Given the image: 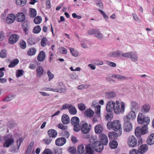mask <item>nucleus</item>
<instances>
[{
    "mask_svg": "<svg viewBox=\"0 0 154 154\" xmlns=\"http://www.w3.org/2000/svg\"><path fill=\"white\" fill-rule=\"evenodd\" d=\"M137 121L139 124H144L142 128L140 127H136L135 129V134L137 137H140L142 134H144L147 132V125L149 124L150 120L149 118L144 116L142 113H139Z\"/></svg>",
    "mask_w": 154,
    "mask_h": 154,
    "instance_id": "f257e3e1",
    "label": "nucleus"
},
{
    "mask_svg": "<svg viewBox=\"0 0 154 154\" xmlns=\"http://www.w3.org/2000/svg\"><path fill=\"white\" fill-rule=\"evenodd\" d=\"M136 117L135 112L131 111L124 118V129L126 132H129L132 130V126L131 121L134 120Z\"/></svg>",
    "mask_w": 154,
    "mask_h": 154,
    "instance_id": "f03ea898",
    "label": "nucleus"
},
{
    "mask_svg": "<svg viewBox=\"0 0 154 154\" xmlns=\"http://www.w3.org/2000/svg\"><path fill=\"white\" fill-rule=\"evenodd\" d=\"M107 127L109 129H112L115 131L119 132V134H122V125L118 120H115L113 122H109L107 124Z\"/></svg>",
    "mask_w": 154,
    "mask_h": 154,
    "instance_id": "7ed1b4c3",
    "label": "nucleus"
},
{
    "mask_svg": "<svg viewBox=\"0 0 154 154\" xmlns=\"http://www.w3.org/2000/svg\"><path fill=\"white\" fill-rule=\"evenodd\" d=\"M71 123L73 126V129L75 131L77 132L80 131L81 126L79 124V119L78 117H72L71 120Z\"/></svg>",
    "mask_w": 154,
    "mask_h": 154,
    "instance_id": "20e7f679",
    "label": "nucleus"
},
{
    "mask_svg": "<svg viewBox=\"0 0 154 154\" xmlns=\"http://www.w3.org/2000/svg\"><path fill=\"white\" fill-rule=\"evenodd\" d=\"M125 105L124 103L121 102V105L119 102L116 101L115 104V108L114 109L115 112L117 114L123 113L125 110Z\"/></svg>",
    "mask_w": 154,
    "mask_h": 154,
    "instance_id": "39448f33",
    "label": "nucleus"
},
{
    "mask_svg": "<svg viewBox=\"0 0 154 154\" xmlns=\"http://www.w3.org/2000/svg\"><path fill=\"white\" fill-rule=\"evenodd\" d=\"M93 146L95 150L97 152H100L103 149V144L100 141H95L93 143Z\"/></svg>",
    "mask_w": 154,
    "mask_h": 154,
    "instance_id": "423d86ee",
    "label": "nucleus"
},
{
    "mask_svg": "<svg viewBox=\"0 0 154 154\" xmlns=\"http://www.w3.org/2000/svg\"><path fill=\"white\" fill-rule=\"evenodd\" d=\"M128 144L129 146L131 147H135L137 144V140L136 138L134 136H131L129 137Z\"/></svg>",
    "mask_w": 154,
    "mask_h": 154,
    "instance_id": "0eeeda50",
    "label": "nucleus"
},
{
    "mask_svg": "<svg viewBox=\"0 0 154 154\" xmlns=\"http://www.w3.org/2000/svg\"><path fill=\"white\" fill-rule=\"evenodd\" d=\"M80 128L81 131L83 134H87L91 130V125L90 124L85 123L82 125Z\"/></svg>",
    "mask_w": 154,
    "mask_h": 154,
    "instance_id": "6e6552de",
    "label": "nucleus"
},
{
    "mask_svg": "<svg viewBox=\"0 0 154 154\" xmlns=\"http://www.w3.org/2000/svg\"><path fill=\"white\" fill-rule=\"evenodd\" d=\"M115 103L112 100L108 102L106 106V110L107 111L111 112L113 110L114 111Z\"/></svg>",
    "mask_w": 154,
    "mask_h": 154,
    "instance_id": "1a4fd4ad",
    "label": "nucleus"
},
{
    "mask_svg": "<svg viewBox=\"0 0 154 154\" xmlns=\"http://www.w3.org/2000/svg\"><path fill=\"white\" fill-rule=\"evenodd\" d=\"M14 139L12 137H10L7 139L3 144L4 147H8L12 145L14 143Z\"/></svg>",
    "mask_w": 154,
    "mask_h": 154,
    "instance_id": "9d476101",
    "label": "nucleus"
},
{
    "mask_svg": "<svg viewBox=\"0 0 154 154\" xmlns=\"http://www.w3.org/2000/svg\"><path fill=\"white\" fill-rule=\"evenodd\" d=\"M19 37L18 35L16 34L11 35L8 41L10 44H14L16 43L18 40Z\"/></svg>",
    "mask_w": 154,
    "mask_h": 154,
    "instance_id": "9b49d317",
    "label": "nucleus"
},
{
    "mask_svg": "<svg viewBox=\"0 0 154 154\" xmlns=\"http://www.w3.org/2000/svg\"><path fill=\"white\" fill-rule=\"evenodd\" d=\"M66 139L64 137H59L55 141V144L58 146H61L64 145L66 142Z\"/></svg>",
    "mask_w": 154,
    "mask_h": 154,
    "instance_id": "f8f14e48",
    "label": "nucleus"
},
{
    "mask_svg": "<svg viewBox=\"0 0 154 154\" xmlns=\"http://www.w3.org/2000/svg\"><path fill=\"white\" fill-rule=\"evenodd\" d=\"M93 144H88L85 146L86 154H93L94 152Z\"/></svg>",
    "mask_w": 154,
    "mask_h": 154,
    "instance_id": "ddd939ff",
    "label": "nucleus"
},
{
    "mask_svg": "<svg viewBox=\"0 0 154 154\" xmlns=\"http://www.w3.org/2000/svg\"><path fill=\"white\" fill-rule=\"evenodd\" d=\"M16 19L15 15L13 14H9L7 17L6 21L8 24H11L13 23Z\"/></svg>",
    "mask_w": 154,
    "mask_h": 154,
    "instance_id": "4468645a",
    "label": "nucleus"
},
{
    "mask_svg": "<svg viewBox=\"0 0 154 154\" xmlns=\"http://www.w3.org/2000/svg\"><path fill=\"white\" fill-rule=\"evenodd\" d=\"M47 133L50 137L55 138L57 135V131L53 129H51L49 130L47 132Z\"/></svg>",
    "mask_w": 154,
    "mask_h": 154,
    "instance_id": "2eb2a0df",
    "label": "nucleus"
},
{
    "mask_svg": "<svg viewBox=\"0 0 154 154\" xmlns=\"http://www.w3.org/2000/svg\"><path fill=\"white\" fill-rule=\"evenodd\" d=\"M121 134H119V132H110L109 134V137L111 140H115L117 139L118 137L120 136Z\"/></svg>",
    "mask_w": 154,
    "mask_h": 154,
    "instance_id": "dca6fc26",
    "label": "nucleus"
},
{
    "mask_svg": "<svg viewBox=\"0 0 154 154\" xmlns=\"http://www.w3.org/2000/svg\"><path fill=\"white\" fill-rule=\"evenodd\" d=\"M36 75L38 77H40L43 74L44 70L41 66H38L36 69Z\"/></svg>",
    "mask_w": 154,
    "mask_h": 154,
    "instance_id": "f3484780",
    "label": "nucleus"
},
{
    "mask_svg": "<svg viewBox=\"0 0 154 154\" xmlns=\"http://www.w3.org/2000/svg\"><path fill=\"white\" fill-rule=\"evenodd\" d=\"M17 20L19 22H22L25 20L26 16L22 12L18 13L16 14Z\"/></svg>",
    "mask_w": 154,
    "mask_h": 154,
    "instance_id": "a211bd4d",
    "label": "nucleus"
},
{
    "mask_svg": "<svg viewBox=\"0 0 154 154\" xmlns=\"http://www.w3.org/2000/svg\"><path fill=\"white\" fill-rule=\"evenodd\" d=\"M45 57L46 55L45 52L42 51L40 52L38 54L37 57V59L38 61L42 62L45 60Z\"/></svg>",
    "mask_w": 154,
    "mask_h": 154,
    "instance_id": "6ab92c4d",
    "label": "nucleus"
},
{
    "mask_svg": "<svg viewBox=\"0 0 154 154\" xmlns=\"http://www.w3.org/2000/svg\"><path fill=\"white\" fill-rule=\"evenodd\" d=\"M95 132L97 134H101L103 131V128L102 125L100 124L96 125L94 128Z\"/></svg>",
    "mask_w": 154,
    "mask_h": 154,
    "instance_id": "aec40b11",
    "label": "nucleus"
},
{
    "mask_svg": "<svg viewBox=\"0 0 154 154\" xmlns=\"http://www.w3.org/2000/svg\"><path fill=\"white\" fill-rule=\"evenodd\" d=\"M148 147L147 145L146 144H142L139 148V150L141 154L145 153L148 149Z\"/></svg>",
    "mask_w": 154,
    "mask_h": 154,
    "instance_id": "412c9836",
    "label": "nucleus"
},
{
    "mask_svg": "<svg viewBox=\"0 0 154 154\" xmlns=\"http://www.w3.org/2000/svg\"><path fill=\"white\" fill-rule=\"evenodd\" d=\"M22 27L25 34H26L27 32L29 30V26L28 22L24 21L23 23L22 24Z\"/></svg>",
    "mask_w": 154,
    "mask_h": 154,
    "instance_id": "4be33fe9",
    "label": "nucleus"
},
{
    "mask_svg": "<svg viewBox=\"0 0 154 154\" xmlns=\"http://www.w3.org/2000/svg\"><path fill=\"white\" fill-rule=\"evenodd\" d=\"M61 120L62 122L64 124H67L70 122L69 116L66 114L63 115L62 116Z\"/></svg>",
    "mask_w": 154,
    "mask_h": 154,
    "instance_id": "5701e85b",
    "label": "nucleus"
},
{
    "mask_svg": "<svg viewBox=\"0 0 154 154\" xmlns=\"http://www.w3.org/2000/svg\"><path fill=\"white\" fill-rule=\"evenodd\" d=\"M77 151L79 154H86L85 147L84 148L83 144H81L78 146Z\"/></svg>",
    "mask_w": 154,
    "mask_h": 154,
    "instance_id": "b1692460",
    "label": "nucleus"
},
{
    "mask_svg": "<svg viewBox=\"0 0 154 154\" xmlns=\"http://www.w3.org/2000/svg\"><path fill=\"white\" fill-rule=\"evenodd\" d=\"M131 109L133 110L132 111L134 112V110H137L139 108V104L137 103L135 101H132L131 103Z\"/></svg>",
    "mask_w": 154,
    "mask_h": 154,
    "instance_id": "393cba45",
    "label": "nucleus"
},
{
    "mask_svg": "<svg viewBox=\"0 0 154 154\" xmlns=\"http://www.w3.org/2000/svg\"><path fill=\"white\" fill-rule=\"evenodd\" d=\"M147 143L149 145L154 143V133H152L149 135L147 139Z\"/></svg>",
    "mask_w": 154,
    "mask_h": 154,
    "instance_id": "a878e982",
    "label": "nucleus"
},
{
    "mask_svg": "<svg viewBox=\"0 0 154 154\" xmlns=\"http://www.w3.org/2000/svg\"><path fill=\"white\" fill-rule=\"evenodd\" d=\"M122 51L118 50L110 53L109 54V56L110 57H119L122 55Z\"/></svg>",
    "mask_w": 154,
    "mask_h": 154,
    "instance_id": "bb28decb",
    "label": "nucleus"
},
{
    "mask_svg": "<svg viewBox=\"0 0 154 154\" xmlns=\"http://www.w3.org/2000/svg\"><path fill=\"white\" fill-rule=\"evenodd\" d=\"M100 138L102 141L101 143H103L104 145H106L108 143V139L107 136L104 134H101Z\"/></svg>",
    "mask_w": 154,
    "mask_h": 154,
    "instance_id": "cd10ccee",
    "label": "nucleus"
},
{
    "mask_svg": "<svg viewBox=\"0 0 154 154\" xmlns=\"http://www.w3.org/2000/svg\"><path fill=\"white\" fill-rule=\"evenodd\" d=\"M27 0H16V3L17 5L23 7L25 5Z\"/></svg>",
    "mask_w": 154,
    "mask_h": 154,
    "instance_id": "c85d7f7f",
    "label": "nucleus"
},
{
    "mask_svg": "<svg viewBox=\"0 0 154 154\" xmlns=\"http://www.w3.org/2000/svg\"><path fill=\"white\" fill-rule=\"evenodd\" d=\"M36 49L33 47L30 48L27 52V54L29 56H32L34 55L36 52Z\"/></svg>",
    "mask_w": 154,
    "mask_h": 154,
    "instance_id": "c756f323",
    "label": "nucleus"
},
{
    "mask_svg": "<svg viewBox=\"0 0 154 154\" xmlns=\"http://www.w3.org/2000/svg\"><path fill=\"white\" fill-rule=\"evenodd\" d=\"M19 62V60L17 59H14L8 65L9 68H12L16 66Z\"/></svg>",
    "mask_w": 154,
    "mask_h": 154,
    "instance_id": "7c9ffc66",
    "label": "nucleus"
},
{
    "mask_svg": "<svg viewBox=\"0 0 154 154\" xmlns=\"http://www.w3.org/2000/svg\"><path fill=\"white\" fill-rule=\"evenodd\" d=\"M29 14L31 17L34 18L37 14V12L36 10L32 8H31L29 9Z\"/></svg>",
    "mask_w": 154,
    "mask_h": 154,
    "instance_id": "2f4dec72",
    "label": "nucleus"
},
{
    "mask_svg": "<svg viewBox=\"0 0 154 154\" xmlns=\"http://www.w3.org/2000/svg\"><path fill=\"white\" fill-rule=\"evenodd\" d=\"M69 109V113L72 115H75L77 112V111L75 108L73 106L71 105Z\"/></svg>",
    "mask_w": 154,
    "mask_h": 154,
    "instance_id": "473e14b6",
    "label": "nucleus"
},
{
    "mask_svg": "<svg viewBox=\"0 0 154 154\" xmlns=\"http://www.w3.org/2000/svg\"><path fill=\"white\" fill-rule=\"evenodd\" d=\"M85 113L87 117H92L93 116L94 112L91 109H87L85 111Z\"/></svg>",
    "mask_w": 154,
    "mask_h": 154,
    "instance_id": "72a5a7b5",
    "label": "nucleus"
},
{
    "mask_svg": "<svg viewBox=\"0 0 154 154\" xmlns=\"http://www.w3.org/2000/svg\"><path fill=\"white\" fill-rule=\"evenodd\" d=\"M118 146V143L117 141L112 140L109 143V146L111 149H115Z\"/></svg>",
    "mask_w": 154,
    "mask_h": 154,
    "instance_id": "f704fd0d",
    "label": "nucleus"
},
{
    "mask_svg": "<svg viewBox=\"0 0 154 154\" xmlns=\"http://www.w3.org/2000/svg\"><path fill=\"white\" fill-rule=\"evenodd\" d=\"M150 108L149 105L148 104H146L143 106L142 110L143 112H147L149 111Z\"/></svg>",
    "mask_w": 154,
    "mask_h": 154,
    "instance_id": "c9c22d12",
    "label": "nucleus"
},
{
    "mask_svg": "<svg viewBox=\"0 0 154 154\" xmlns=\"http://www.w3.org/2000/svg\"><path fill=\"white\" fill-rule=\"evenodd\" d=\"M58 87L62 92H64L66 90L65 87L62 82L59 83Z\"/></svg>",
    "mask_w": 154,
    "mask_h": 154,
    "instance_id": "e433bc0d",
    "label": "nucleus"
},
{
    "mask_svg": "<svg viewBox=\"0 0 154 154\" xmlns=\"http://www.w3.org/2000/svg\"><path fill=\"white\" fill-rule=\"evenodd\" d=\"M130 58L132 61L134 62H136L138 60L137 54L135 53L132 52V54Z\"/></svg>",
    "mask_w": 154,
    "mask_h": 154,
    "instance_id": "4c0bfd02",
    "label": "nucleus"
},
{
    "mask_svg": "<svg viewBox=\"0 0 154 154\" xmlns=\"http://www.w3.org/2000/svg\"><path fill=\"white\" fill-rule=\"evenodd\" d=\"M48 41L47 39L45 37H44L41 40V45L43 47L46 46Z\"/></svg>",
    "mask_w": 154,
    "mask_h": 154,
    "instance_id": "58836bf2",
    "label": "nucleus"
},
{
    "mask_svg": "<svg viewBox=\"0 0 154 154\" xmlns=\"http://www.w3.org/2000/svg\"><path fill=\"white\" fill-rule=\"evenodd\" d=\"M112 77L115 78H117L120 80H125L127 79V77H124L121 75L118 74H116V75H113L112 76Z\"/></svg>",
    "mask_w": 154,
    "mask_h": 154,
    "instance_id": "ea45409f",
    "label": "nucleus"
},
{
    "mask_svg": "<svg viewBox=\"0 0 154 154\" xmlns=\"http://www.w3.org/2000/svg\"><path fill=\"white\" fill-rule=\"evenodd\" d=\"M42 20V19L41 17L40 16H37L35 17L34 20V23L36 24H38L40 23Z\"/></svg>",
    "mask_w": 154,
    "mask_h": 154,
    "instance_id": "a19ab883",
    "label": "nucleus"
},
{
    "mask_svg": "<svg viewBox=\"0 0 154 154\" xmlns=\"http://www.w3.org/2000/svg\"><path fill=\"white\" fill-rule=\"evenodd\" d=\"M41 30V28L39 25L35 27L33 29V32L34 33H39Z\"/></svg>",
    "mask_w": 154,
    "mask_h": 154,
    "instance_id": "79ce46f5",
    "label": "nucleus"
},
{
    "mask_svg": "<svg viewBox=\"0 0 154 154\" xmlns=\"http://www.w3.org/2000/svg\"><path fill=\"white\" fill-rule=\"evenodd\" d=\"M7 56V52L5 49L2 50L0 52V57L2 58H5Z\"/></svg>",
    "mask_w": 154,
    "mask_h": 154,
    "instance_id": "37998d69",
    "label": "nucleus"
},
{
    "mask_svg": "<svg viewBox=\"0 0 154 154\" xmlns=\"http://www.w3.org/2000/svg\"><path fill=\"white\" fill-rule=\"evenodd\" d=\"M20 45L22 49H25L26 47V42L23 40L20 41Z\"/></svg>",
    "mask_w": 154,
    "mask_h": 154,
    "instance_id": "c03bdc74",
    "label": "nucleus"
},
{
    "mask_svg": "<svg viewBox=\"0 0 154 154\" xmlns=\"http://www.w3.org/2000/svg\"><path fill=\"white\" fill-rule=\"evenodd\" d=\"M35 39L32 37L29 38L28 40V43L31 45H34L35 44Z\"/></svg>",
    "mask_w": 154,
    "mask_h": 154,
    "instance_id": "a18cd8bd",
    "label": "nucleus"
},
{
    "mask_svg": "<svg viewBox=\"0 0 154 154\" xmlns=\"http://www.w3.org/2000/svg\"><path fill=\"white\" fill-rule=\"evenodd\" d=\"M24 71L22 69H19L16 72V76L19 77L23 75V74Z\"/></svg>",
    "mask_w": 154,
    "mask_h": 154,
    "instance_id": "49530a36",
    "label": "nucleus"
},
{
    "mask_svg": "<svg viewBox=\"0 0 154 154\" xmlns=\"http://www.w3.org/2000/svg\"><path fill=\"white\" fill-rule=\"evenodd\" d=\"M95 36L98 39H102L103 38L102 34L100 32L96 29V34H95Z\"/></svg>",
    "mask_w": 154,
    "mask_h": 154,
    "instance_id": "de8ad7c7",
    "label": "nucleus"
},
{
    "mask_svg": "<svg viewBox=\"0 0 154 154\" xmlns=\"http://www.w3.org/2000/svg\"><path fill=\"white\" fill-rule=\"evenodd\" d=\"M58 50L60 53L63 54H66L67 53V50L63 47H62L59 48Z\"/></svg>",
    "mask_w": 154,
    "mask_h": 154,
    "instance_id": "09e8293b",
    "label": "nucleus"
},
{
    "mask_svg": "<svg viewBox=\"0 0 154 154\" xmlns=\"http://www.w3.org/2000/svg\"><path fill=\"white\" fill-rule=\"evenodd\" d=\"M57 127L63 130H67L68 128V127L67 126L64 125L61 123H59L57 125Z\"/></svg>",
    "mask_w": 154,
    "mask_h": 154,
    "instance_id": "8fccbe9b",
    "label": "nucleus"
},
{
    "mask_svg": "<svg viewBox=\"0 0 154 154\" xmlns=\"http://www.w3.org/2000/svg\"><path fill=\"white\" fill-rule=\"evenodd\" d=\"M106 95L107 97L109 98H112L114 97L116 95V94L114 92H107L106 93Z\"/></svg>",
    "mask_w": 154,
    "mask_h": 154,
    "instance_id": "3c124183",
    "label": "nucleus"
},
{
    "mask_svg": "<svg viewBox=\"0 0 154 154\" xmlns=\"http://www.w3.org/2000/svg\"><path fill=\"white\" fill-rule=\"evenodd\" d=\"M78 107L79 109L82 111L84 110L86 108L85 105L82 103L78 104Z\"/></svg>",
    "mask_w": 154,
    "mask_h": 154,
    "instance_id": "603ef678",
    "label": "nucleus"
},
{
    "mask_svg": "<svg viewBox=\"0 0 154 154\" xmlns=\"http://www.w3.org/2000/svg\"><path fill=\"white\" fill-rule=\"evenodd\" d=\"M69 50L72 54L74 57H76L78 55V52L76 50H74L72 48H70Z\"/></svg>",
    "mask_w": 154,
    "mask_h": 154,
    "instance_id": "864d4df0",
    "label": "nucleus"
},
{
    "mask_svg": "<svg viewBox=\"0 0 154 154\" xmlns=\"http://www.w3.org/2000/svg\"><path fill=\"white\" fill-rule=\"evenodd\" d=\"M132 54V52H130L122 54V56L126 58H130Z\"/></svg>",
    "mask_w": 154,
    "mask_h": 154,
    "instance_id": "5fc2aeb1",
    "label": "nucleus"
},
{
    "mask_svg": "<svg viewBox=\"0 0 154 154\" xmlns=\"http://www.w3.org/2000/svg\"><path fill=\"white\" fill-rule=\"evenodd\" d=\"M68 151L72 154H74L76 152V149L73 147H69L68 149Z\"/></svg>",
    "mask_w": 154,
    "mask_h": 154,
    "instance_id": "6e6d98bb",
    "label": "nucleus"
},
{
    "mask_svg": "<svg viewBox=\"0 0 154 154\" xmlns=\"http://www.w3.org/2000/svg\"><path fill=\"white\" fill-rule=\"evenodd\" d=\"M47 74L48 77V80L50 81L54 77V75L50 71L48 70L47 72Z\"/></svg>",
    "mask_w": 154,
    "mask_h": 154,
    "instance_id": "4d7b16f0",
    "label": "nucleus"
},
{
    "mask_svg": "<svg viewBox=\"0 0 154 154\" xmlns=\"http://www.w3.org/2000/svg\"><path fill=\"white\" fill-rule=\"evenodd\" d=\"M51 137H46L44 139V141L45 144L48 145L52 141V139L50 138Z\"/></svg>",
    "mask_w": 154,
    "mask_h": 154,
    "instance_id": "13d9d810",
    "label": "nucleus"
},
{
    "mask_svg": "<svg viewBox=\"0 0 154 154\" xmlns=\"http://www.w3.org/2000/svg\"><path fill=\"white\" fill-rule=\"evenodd\" d=\"M42 154H53L52 151L49 149H46Z\"/></svg>",
    "mask_w": 154,
    "mask_h": 154,
    "instance_id": "bf43d9fd",
    "label": "nucleus"
},
{
    "mask_svg": "<svg viewBox=\"0 0 154 154\" xmlns=\"http://www.w3.org/2000/svg\"><path fill=\"white\" fill-rule=\"evenodd\" d=\"M98 11L100 12V13L102 15L103 17L105 19H107L108 18V16L106 15L105 13L102 10L99 9Z\"/></svg>",
    "mask_w": 154,
    "mask_h": 154,
    "instance_id": "052dcab7",
    "label": "nucleus"
},
{
    "mask_svg": "<svg viewBox=\"0 0 154 154\" xmlns=\"http://www.w3.org/2000/svg\"><path fill=\"white\" fill-rule=\"evenodd\" d=\"M94 62L96 65H101L103 64V61L100 60H94Z\"/></svg>",
    "mask_w": 154,
    "mask_h": 154,
    "instance_id": "680f3d73",
    "label": "nucleus"
},
{
    "mask_svg": "<svg viewBox=\"0 0 154 154\" xmlns=\"http://www.w3.org/2000/svg\"><path fill=\"white\" fill-rule=\"evenodd\" d=\"M13 96H8L6 98L4 99L3 100V101H8L11 100L13 98Z\"/></svg>",
    "mask_w": 154,
    "mask_h": 154,
    "instance_id": "e2e57ef3",
    "label": "nucleus"
},
{
    "mask_svg": "<svg viewBox=\"0 0 154 154\" xmlns=\"http://www.w3.org/2000/svg\"><path fill=\"white\" fill-rule=\"evenodd\" d=\"M139 151L137 149H132L129 153V154H139Z\"/></svg>",
    "mask_w": 154,
    "mask_h": 154,
    "instance_id": "0e129e2a",
    "label": "nucleus"
},
{
    "mask_svg": "<svg viewBox=\"0 0 154 154\" xmlns=\"http://www.w3.org/2000/svg\"><path fill=\"white\" fill-rule=\"evenodd\" d=\"M71 104H65L63 105L61 108V110H63L65 109H69L70 106Z\"/></svg>",
    "mask_w": 154,
    "mask_h": 154,
    "instance_id": "69168bd1",
    "label": "nucleus"
},
{
    "mask_svg": "<svg viewBox=\"0 0 154 154\" xmlns=\"http://www.w3.org/2000/svg\"><path fill=\"white\" fill-rule=\"evenodd\" d=\"M96 29H90L88 31V34L90 35H92L93 34H95L96 33Z\"/></svg>",
    "mask_w": 154,
    "mask_h": 154,
    "instance_id": "338daca9",
    "label": "nucleus"
},
{
    "mask_svg": "<svg viewBox=\"0 0 154 154\" xmlns=\"http://www.w3.org/2000/svg\"><path fill=\"white\" fill-rule=\"evenodd\" d=\"M96 4L97 6L100 7L101 8H103V4L100 0H98L96 3Z\"/></svg>",
    "mask_w": 154,
    "mask_h": 154,
    "instance_id": "774afa93",
    "label": "nucleus"
}]
</instances>
